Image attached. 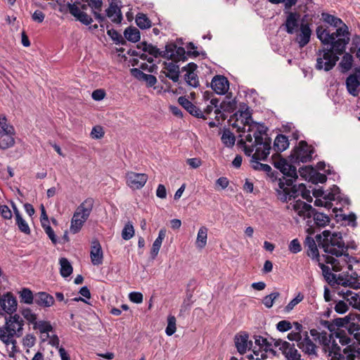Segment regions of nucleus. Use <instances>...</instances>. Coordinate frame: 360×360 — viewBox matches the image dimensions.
I'll return each mask as SVG.
<instances>
[{"instance_id":"obj_10","label":"nucleus","mask_w":360,"mask_h":360,"mask_svg":"<svg viewBox=\"0 0 360 360\" xmlns=\"http://www.w3.org/2000/svg\"><path fill=\"white\" fill-rule=\"evenodd\" d=\"M15 335L4 326L0 327V340L6 347L8 356L12 360H15V356L19 352Z\"/></svg>"},{"instance_id":"obj_42","label":"nucleus","mask_w":360,"mask_h":360,"mask_svg":"<svg viewBox=\"0 0 360 360\" xmlns=\"http://www.w3.org/2000/svg\"><path fill=\"white\" fill-rule=\"evenodd\" d=\"M34 330H38L41 334H46L53 329L51 323L47 321H37L33 325Z\"/></svg>"},{"instance_id":"obj_12","label":"nucleus","mask_w":360,"mask_h":360,"mask_svg":"<svg viewBox=\"0 0 360 360\" xmlns=\"http://www.w3.org/2000/svg\"><path fill=\"white\" fill-rule=\"evenodd\" d=\"M275 346L283 354L286 360H304L293 344L278 340L275 342Z\"/></svg>"},{"instance_id":"obj_13","label":"nucleus","mask_w":360,"mask_h":360,"mask_svg":"<svg viewBox=\"0 0 360 360\" xmlns=\"http://www.w3.org/2000/svg\"><path fill=\"white\" fill-rule=\"evenodd\" d=\"M67 6L70 14L73 15L77 20H79L86 25L91 23L92 18L84 11L86 9V5H82L80 3H68Z\"/></svg>"},{"instance_id":"obj_8","label":"nucleus","mask_w":360,"mask_h":360,"mask_svg":"<svg viewBox=\"0 0 360 360\" xmlns=\"http://www.w3.org/2000/svg\"><path fill=\"white\" fill-rule=\"evenodd\" d=\"M333 49L320 50L317 53L316 68L319 70L329 71L335 65L339 56Z\"/></svg>"},{"instance_id":"obj_29","label":"nucleus","mask_w":360,"mask_h":360,"mask_svg":"<svg viewBox=\"0 0 360 360\" xmlns=\"http://www.w3.org/2000/svg\"><path fill=\"white\" fill-rule=\"evenodd\" d=\"M164 65L162 72L165 76L174 82H178L180 73L179 65L172 61L166 62Z\"/></svg>"},{"instance_id":"obj_58","label":"nucleus","mask_w":360,"mask_h":360,"mask_svg":"<svg viewBox=\"0 0 360 360\" xmlns=\"http://www.w3.org/2000/svg\"><path fill=\"white\" fill-rule=\"evenodd\" d=\"M104 130L101 126L97 125L93 127L90 136L93 139H100L104 136Z\"/></svg>"},{"instance_id":"obj_9","label":"nucleus","mask_w":360,"mask_h":360,"mask_svg":"<svg viewBox=\"0 0 360 360\" xmlns=\"http://www.w3.org/2000/svg\"><path fill=\"white\" fill-rule=\"evenodd\" d=\"M15 129L7 122L4 116H0V148L3 150L11 148L15 144Z\"/></svg>"},{"instance_id":"obj_38","label":"nucleus","mask_w":360,"mask_h":360,"mask_svg":"<svg viewBox=\"0 0 360 360\" xmlns=\"http://www.w3.org/2000/svg\"><path fill=\"white\" fill-rule=\"evenodd\" d=\"M255 346L252 345V349H255L259 354L266 353L268 342L266 338L262 336H255Z\"/></svg>"},{"instance_id":"obj_61","label":"nucleus","mask_w":360,"mask_h":360,"mask_svg":"<svg viewBox=\"0 0 360 360\" xmlns=\"http://www.w3.org/2000/svg\"><path fill=\"white\" fill-rule=\"evenodd\" d=\"M129 298L131 302L140 304L143 302V295L139 292H132L129 293Z\"/></svg>"},{"instance_id":"obj_14","label":"nucleus","mask_w":360,"mask_h":360,"mask_svg":"<svg viewBox=\"0 0 360 360\" xmlns=\"http://www.w3.org/2000/svg\"><path fill=\"white\" fill-rule=\"evenodd\" d=\"M18 302L11 292H6L0 297V315L12 314L17 309Z\"/></svg>"},{"instance_id":"obj_3","label":"nucleus","mask_w":360,"mask_h":360,"mask_svg":"<svg viewBox=\"0 0 360 360\" xmlns=\"http://www.w3.org/2000/svg\"><path fill=\"white\" fill-rule=\"evenodd\" d=\"M327 263L330 264L335 271H343L339 275L338 285L354 289L360 288V261L348 254H342L327 257Z\"/></svg>"},{"instance_id":"obj_22","label":"nucleus","mask_w":360,"mask_h":360,"mask_svg":"<svg viewBox=\"0 0 360 360\" xmlns=\"http://www.w3.org/2000/svg\"><path fill=\"white\" fill-rule=\"evenodd\" d=\"M295 41L300 47L305 46L310 41L311 30L307 23L302 22L298 32H295Z\"/></svg>"},{"instance_id":"obj_24","label":"nucleus","mask_w":360,"mask_h":360,"mask_svg":"<svg viewBox=\"0 0 360 360\" xmlns=\"http://www.w3.org/2000/svg\"><path fill=\"white\" fill-rule=\"evenodd\" d=\"M292 210L301 217L310 218L314 214V210L311 207V205L302 201V200H296L292 205Z\"/></svg>"},{"instance_id":"obj_33","label":"nucleus","mask_w":360,"mask_h":360,"mask_svg":"<svg viewBox=\"0 0 360 360\" xmlns=\"http://www.w3.org/2000/svg\"><path fill=\"white\" fill-rule=\"evenodd\" d=\"M207 234L208 229L206 226H202L199 228L195 242V247L198 249L202 250L207 245Z\"/></svg>"},{"instance_id":"obj_59","label":"nucleus","mask_w":360,"mask_h":360,"mask_svg":"<svg viewBox=\"0 0 360 360\" xmlns=\"http://www.w3.org/2000/svg\"><path fill=\"white\" fill-rule=\"evenodd\" d=\"M301 245L297 239H293L289 244V250L292 253H298L301 251Z\"/></svg>"},{"instance_id":"obj_57","label":"nucleus","mask_w":360,"mask_h":360,"mask_svg":"<svg viewBox=\"0 0 360 360\" xmlns=\"http://www.w3.org/2000/svg\"><path fill=\"white\" fill-rule=\"evenodd\" d=\"M16 224L19 228V229L26 233L28 234L30 232V227L27 223L22 218L20 214H17V217L15 218Z\"/></svg>"},{"instance_id":"obj_41","label":"nucleus","mask_w":360,"mask_h":360,"mask_svg":"<svg viewBox=\"0 0 360 360\" xmlns=\"http://www.w3.org/2000/svg\"><path fill=\"white\" fill-rule=\"evenodd\" d=\"M312 215L314 216L315 224L319 227H325L328 225L330 221L329 217L323 213L314 212Z\"/></svg>"},{"instance_id":"obj_28","label":"nucleus","mask_w":360,"mask_h":360,"mask_svg":"<svg viewBox=\"0 0 360 360\" xmlns=\"http://www.w3.org/2000/svg\"><path fill=\"white\" fill-rule=\"evenodd\" d=\"M297 347L309 356H316V347L308 336L307 333H305L303 338L297 344Z\"/></svg>"},{"instance_id":"obj_26","label":"nucleus","mask_w":360,"mask_h":360,"mask_svg":"<svg viewBox=\"0 0 360 360\" xmlns=\"http://www.w3.org/2000/svg\"><path fill=\"white\" fill-rule=\"evenodd\" d=\"M235 345L240 354L246 353L252 347V342L247 334H238L235 337Z\"/></svg>"},{"instance_id":"obj_51","label":"nucleus","mask_w":360,"mask_h":360,"mask_svg":"<svg viewBox=\"0 0 360 360\" xmlns=\"http://www.w3.org/2000/svg\"><path fill=\"white\" fill-rule=\"evenodd\" d=\"M221 141L227 147H231L234 145L236 139L234 135L229 130H225L221 136Z\"/></svg>"},{"instance_id":"obj_50","label":"nucleus","mask_w":360,"mask_h":360,"mask_svg":"<svg viewBox=\"0 0 360 360\" xmlns=\"http://www.w3.org/2000/svg\"><path fill=\"white\" fill-rule=\"evenodd\" d=\"M134 229L131 222L127 223L122 231V237L124 240H128L131 239L134 236Z\"/></svg>"},{"instance_id":"obj_55","label":"nucleus","mask_w":360,"mask_h":360,"mask_svg":"<svg viewBox=\"0 0 360 360\" xmlns=\"http://www.w3.org/2000/svg\"><path fill=\"white\" fill-rule=\"evenodd\" d=\"M219 100L217 98H212L210 104L207 105V107L202 111L205 116V119H207L210 117V115L212 112L215 110L217 108H218Z\"/></svg>"},{"instance_id":"obj_31","label":"nucleus","mask_w":360,"mask_h":360,"mask_svg":"<svg viewBox=\"0 0 360 360\" xmlns=\"http://www.w3.org/2000/svg\"><path fill=\"white\" fill-rule=\"evenodd\" d=\"M178 101L181 105H182L188 112L191 115L200 118H205L202 110L195 106L190 101L186 98L181 96L179 98Z\"/></svg>"},{"instance_id":"obj_52","label":"nucleus","mask_w":360,"mask_h":360,"mask_svg":"<svg viewBox=\"0 0 360 360\" xmlns=\"http://www.w3.org/2000/svg\"><path fill=\"white\" fill-rule=\"evenodd\" d=\"M280 293L278 292H274L266 296L262 300L263 304L266 308H271L274 304L275 300L279 297Z\"/></svg>"},{"instance_id":"obj_34","label":"nucleus","mask_w":360,"mask_h":360,"mask_svg":"<svg viewBox=\"0 0 360 360\" xmlns=\"http://www.w3.org/2000/svg\"><path fill=\"white\" fill-rule=\"evenodd\" d=\"M166 237V229H161L159 231L158 236L155 240V241L153 243L152 248L150 250V255L154 259L155 257L158 255L159 251L160 250L162 241Z\"/></svg>"},{"instance_id":"obj_6","label":"nucleus","mask_w":360,"mask_h":360,"mask_svg":"<svg viewBox=\"0 0 360 360\" xmlns=\"http://www.w3.org/2000/svg\"><path fill=\"white\" fill-rule=\"evenodd\" d=\"M316 239L319 245L327 253L338 256L344 253L346 250L340 232L326 230L321 234L316 235Z\"/></svg>"},{"instance_id":"obj_5","label":"nucleus","mask_w":360,"mask_h":360,"mask_svg":"<svg viewBox=\"0 0 360 360\" xmlns=\"http://www.w3.org/2000/svg\"><path fill=\"white\" fill-rule=\"evenodd\" d=\"M273 165L288 177V179L283 177L278 179V186L275 188L278 198L283 202H285L292 198L297 197L299 194L293 186L294 181L298 176L296 168L279 155L273 156Z\"/></svg>"},{"instance_id":"obj_56","label":"nucleus","mask_w":360,"mask_h":360,"mask_svg":"<svg viewBox=\"0 0 360 360\" xmlns=\"http://www.w3.org/2000/svg\"><path fill=\"white\" fill-rule=\"evenodd\" d=\"M351 51L355 53L356 57L360 60V36L355 35L352 37Z\"/></svg>"},{"instance_id":"obj_44","label":"nucleus","mask_w":360,"mask_h":360,"mask_svg":"<svg viewBox=\"0 0 360 360\" xmlns=\"http://www.w3.org/2000/svg\"><path fill=\"white\" fill-rule=\"evenodd\" d=\"M353 56L350 53H345L340 63V67L342 72L349 70L353 65Z\"/></svg>"},{"instance_id":"obj_25","label":"nucleus","mask_w":360,"mask_h":360,"mask_svg":"<svg viewBox=\"0 0 360 360\" xmlns=\"http://www.w3.org/2000/svg\"><path fill=\"white\" fill-rule=\"evenodd\" d=\"M212 89L217 94H225L229 89V83L228 79L221 75L215 76L211 83Z\"/></svg>"},{"instance_id":"obj_18","label":"nucleus","mask_w":360,"mask_h":360,"mask_svg":"<svg viewBox=\"0 0 360 360\" xmlns=\"http://www.w3.org/2000/svg\"><path fill=\"white\" fill-rule=\"evenodd\" d=\"M348 93L353 96H357L360 92V69L350 74L345 81Z\"/></svg>"},{"instance_id":"obj_21","label":"nucleus","mask_w":360,"mask_h":360,"mask_svg":"<svg viewBox=\"0 0 360 360\" xmlns=\"http://www.w3.org/2000/svg\"><path fill=\"white\" fill-rule=\"evenodd\" d=\"M300 15L297 13H289L285 19V22L283 25L285 31L290 34H295L298 32L301 23H300Z\"/></svg>"},{"instance_id":"obj_49","label":"nucleus","mask_w":360,"mask_h":360,"mask_svg":"<svg viewBox=\"0 0 360 360\" xmlns=\"http://www.w3.org/2000/svg\"><path fill=\"white\" fill-rule=\"evenodd\" d=\"M22 315L24 319L32 326L37 321V314L30 308H25L22 310Z\"/></svg>"},{"instance_id":"obj_32","label":"nucleus","mask_w":360,"mask_h":360,"mask_svg":"<svg viewBox=\"0 0 360 360\" xmlns=\"http://www.w3.org/2000/svg\"><path fill=\"white\" fill-rule=\"evenodd\" d=\"M339 294L353 307L360 309V292H354L349 290H341Z\"/></svg>"},{"instance_id":"obj_11","label":"nucleus","mask_w":360,"mask_h":360,"mask_svg":"<svg viewBox=\"0 0 360 360\" xmlns=\"http://www.w3.org/2000/svg\"><path fill=\"white\" fill-rule=\"evenodd\" d=\"M160 54L159 49L146 42H141L137 45V49L132 51V55L140 57L142 60H147L150 63L153 62V58Z\"/></svg>"},{"instance_id":"obj_37","label":"nucleus","mask_w":360,"mask_h":360,"mask_svg":"<svg viewBox=\"0 0 360 360\" xmlns=\"http://www.w3.org/2000/svg\"><path fill=\"white\" fill-rule=\"evenodd\" d=\"M188 67L189 70L185 75V80L190 86L196 87L198 85V77L194 72V69L196 68V65L194 63H189Z\"/></svg>"},{"instance_id":"obj_48","label":"nucleus","mask_w":360,"mask_h":360,"mask_svg":"<svg viewBox=\"0 0 360 360\" xmlns=\"http://www.w3.org/2000/svg\"><path fill=\"white\" fill-rule=\"evenodd\" d=\"M20 297L21 302L30 304L33 302V295L30 290L28 288H23L20 292Z\"/></svg>"},{"instance_id":"obj_20","label":"nucleus","mask_w":360,"mask_h":360,"mask_svg":"<svg viewBox=\"0 0 360 360\" xmlns=\"http://www.w3.org/2000/svg\"><path fill=\"white\" fill-rule=\"evenodd\" d=\"M236 108V102L233 100H224L220 105H218V108L214 110L215 119L219 123L221 120H224L226 117L224 112H231Z\"/></svg>"},{"instance_id":"obj_45","label":"nucleus","mask_w":360,"mask_h":360,"mask_svg":"<svg viewBox=\"0 0 360 360\" xmlns=\"http://www.w3.org/2000/svg\"><path fill=\"white\" fill-rule=\"evenodd\" d=\"M60 274L63 277H68L72 273V267L69 261L65 258L60 259Z\"/></svg>"},{"instance_id":"obj_46","label":"nucleus","mask_w":360,"mask_h":360,"mask_svg":"<svg viewBox=\"0 0 360 360\" xmlns=\"http://www.w3.org/2000/svg\"><path fill=\"white\" fill-rule=\"evenodd\" d=\"M316 169L311 166H305L299 170L300 176L307 181H311L312 176H314Z\"/></svg>"},{"instance_id":"obj_36","label":"nucleus","mask_w":360,"mask_h":360,"mask_svg":"<svg viewBox=\"0 0 360 360\" xmlns=\"http://www.w3.org/2000/svg\"><path fill=\"white\" fill-rule=\"evenodd\" d=\"M34 301L37 304L45 307L51 306L54 302L53 297L44 292L37 293Z\"/></svg>"},{"instance_id":"obj_1","label":"nucleus","mask_w":360,"mask_h":360,"mask_svg":"<svg viewBox=\"0 0 360 360\" xmlns=\"http://www.w3.org/2000/svg\"><path fill=\"white\" fill-rule=\"evenodd\" d=\"M240 134L241 141H244V152L250 156L252 154L250 165L255 170L265 172L274 181V175L269 165L259 162V160H265L270 153L271 141L269 139L264 137L266 127L259 123L252 120L250 113L248 111L241 112L234 124Z\"/></svg>"},{"instance_id":"obj_23","label":"nucleus","mask_w":360,"mask_h":360,"mask_svg":"<svg viewBox=\"0 0 360 360\" xmlns=\"http://www.w3.org/2000/svg\"><path fill=\"white\" fill-rule=\"evenodd\" d=\"M23 321L20 316L18 314L10 316L6 321V323L4 326V328L10 330L15 335H20L22 330Z\"/></svg>"},{"instance_id":"obj_7","label":"nucleus","mask_w":360,"mask_h":360,"mask_svg":"<svg viewBox=\"0 0 360 360\" xmlns=\"http://www.w3.org/2000/svg\"><path fill=\"white\" fill-rule=\"evenodd\" d=\"M94 206V200L87 198L75 210L72 220L70 231L72 233H78L88 219Z\"/></svg>"},{"instance_id":"obj_62","label":"nucleus","mask_w":360,"mask_h":360,"mask_svg":"<svg viewBox=\"0 0 360 360\" xmlns=\"http://www.w3.org/2000/svg\"><path fill=\"white\" fill-rule=\"evenodd\" d=\"M301 192V195L302 198L307 200L308 202L312 201V197L310 195V192L306 190V186L301 184L299 185V190L297 191Z\"/></svg>"},{"instance_id":"obj_4","label":"nucleus","mask_w":360,"mask_h":360,"mask_svg":"<svg viewBox=\"0 0 360 360\" xmlns=\"http://www.w3.org/2000/svg\"><path fill=\"white\" fill-rule=\"evenodd\" d=\"M319 339L320 343L323 345V351L328 354L330 360H354L356 358L359 357V351L354 349L351 345L345 347L342 353L336 339L342 345L350 343L351 340L345 333H336L335 338L333 334L328 335L326 333H321L319 335Z\"/></svg>"},{"instance_id":"obj_35","label":"nucleus","mask_w":360,"mask_h":360,"mask_svg":"<svg viewBox=\"0 0 360 360\" xmlns=\"http://www.w3.org/2000/svg\"><path fill=\"white\" fill-rule=\"evenodd\" d=\"M318 263L319 266L322 270V274L326 281L330 285H334L335 283L338 285L339 276L336 277V276L330 271V267L321 262V261Z\"/></svg>"},{"instance_id":"obj_30","label":"nucleus","mask_w":360,"mask_h":360,"mask_svg":"<svg viewBox=\"0 0 360 360\" xmlns=\"http://www.w3.org/2000/svg\"><path fill=\"white\" fill-rule=\"evenodd\" d=\"M304 246L307 249V255L309 257H310L312 259L317 261L318 262L321 261L316 242L314 239L310 236L306 237L304 240Z\"/></svg>"},{"instance_id":"obj_64","label":"nucleus","mask_w":360,"mask_h":360,"mask_svg":"<svg viewBox=\"0 0 360 360\" xmlns=\"http://www.w3.org/2000/svg\"><path fill=\"white\" fill-rule=\"evenodd\" d=\"M335 310L339 314H344L348 310V306L344 301H339L335 306Z\"/></svg>"},{"instance_id":"obj_39","label":"nucleus","mask_w":360,"mask_h":360,"mask_svg":"<svg viewBox=\"0 0 360 360\" xmlns=\"http://www.w3.org/2000/svg\"><path fill=\"white\" fill-rule=\"evenodd\" d=\"M83 1H86L88 5L91 8L94 16L99 21H103L104 18L103 16L99 13L102 6V0H82Z\"/></svg>"},{"instance_id":"obj_27","label":"nucleus","mask_w":360,"mask_h":360,"mask_svg":"<svg viewBox=\"0 0 360 360\" xmlns=\"http://www.w3.org/2000/svg\"><path fill=\"white\" fill-rule=\"evenodd\" d=\"M107 16L115 23H120L122 20L120 2L112 1L106 11Z\"/></svg>"},{"instance_id":"obj_19","label":"nucleus","mask_w":360,"mask_h":360,"mask_svg":"<svg viewBox=\"0 0 360 360\" xmlns=\"http://www.w3.org/2000/svg\"><path fill=\"white\" fill-rule=\"evenodd\" d=\"M104 254L101 243L96 239L93 240L90 247V259L94 266L101 265L103 262Z\"/></svg>"},{"instance_id":"obj_63","label":"nucleus","mask_w":360,"mask_h":360,"mask_svg":"<svg viewBox=\"0 0 360 360\" xmlns=\"http://www.w3.org/2000/svg\"><path fill=\"white\" fill-rule=\"evenodd\" d=\"M107 33L116 44L121 42L122 39V35L119 34L116 30L113 29L108 30Z\"/></svg>"},{"instance_id":"obj_43","label":"nucleus","mask_w":360,"mask_h":360,"mask_svg":"<svg viewBox=\"0 0 360 360\" xmlns=\"http://www.w3.org/2000/svg\"><path fill=\"white\" fill-rule=\"evenodd\" d=\"M124 35L128 41L131 42H136L140 39V32L136 27L127 28L124 32Z\"/></svg>"},{"instance_id":"obj_15","label":"nucleus","mask_w":360,"mask_h":360,"mask_svg":"<svg viewBox=\"0 0 360 360\" xmlns=\"http://www.w3.org/2000/svg\"><path fill=\"white\" fill-rule=\"evenodd\" d=\"M127 185L133 190L143 188L148 180V176L143 173L128 172L125 176Z\"/></svg>"},{"instance_id":"obj_2","label":"nucleus","mask_w":360,"mask_h":360,"mask_svg":"<svg viewBox=\"0 0 360 360\" xmlns=\"http://www.w3.org/2000/svg\"><path fill=\"white\" fill-rule=\"evenodd\" d=\"M321 18L323 22L336 27V31L330 33L327 29L319 26L316 28L318 39L323 44L333 45V50L339 54H342L346 46L349 42V32L348 27L342 20L329 13H323Z\"/></svg>"},{"instance_id":"obj_16","label":"nucleus","mask_w":360,"mask_h":360,"mask_svg":"<svg viewBox=\"0 0 360 360\" xmlns=\"http://www.w3.org/2000/svg\"><path fill=\"white\" fill-rule=\"evenodd\" d=\"M314 150L311 146H309L304 141H300L299 145L295 148L293 158L295 160L306 162L311 159V155Z\"/></svg>"},{"instance_id":"obj_17","label":"nucleus","mask_w":360,"mask_h":360,"mask_svg":"<svg viewBox=\"0 0 360 360\" xmlns=\"http://www.w3.org/2000/svg\"><path fill=\"white\" fill-rule=\"evenodd\" d=\"M340 198V188L336 186H333V187L331 188V191L327 193V195H324V197L322 198H316L314 201V205L330 209L333 206L332 201L339 200Z\"/></svg>"},{"instance_id":"obj_53","label":"nucleus","mask_w":360,"mask_h":360,"mask_svg":"<svg viewBox=\"0 0 360 360\" xmlns=\"http://www.w3.org/2000/svg\"><path fill=\"white\" fill-rule=\"evenodd\" d=\"M304 300V295L301 292L297 293L296 297L293 298L285 307V311L288 313L291 311L295 306Z\"/></svg>"},{"instance_id":"obj_60","label":"nucleus","mask_w":360,"mask_h":360,"mask_svg":"<svg viewBox=\"0 0 360 360\" xmlns=\"http://www.w3.org/2000/svg\"><path fill=\"white\" fill-rule=\"evenodd\" d=\"M292 325L290 322L288 321H281L276 325V328L281 332H285L290 330Z\"/></svg>"},{"instance_id":"obj_54","label":"nucleus","mask_w":360,"mask_h":360,"mask_svg":"<svg viewBox=\"0 0 360 360\" xmlns=\"http://www.w3.org/2000/svg\"><path fill=\"white\" fill-rule=\"evenodd\" d=\"M176 330V318L174 316H169L167 318V326L165 333L168 336L172 335Z\"/></svg>"},{"instance_id":"obj_40","label":"nucleus","mask_w":360,"mask_h":360,"mask_svg":"<svg viewBox=\"0 0 360 360\" xmlns=\"http://www.w3.org/2000/svg\"><path fill=\"white\" fill-rule=\"evenodd\" d=\"M288 140L284 135H278L274 143V148L276 152H282L288 147Z\"/></svg>"},{"instance_id":"obj_47","label":"nucleus","mask_w":360,"mask_h":360,"mask_svg":"<svg viewBox=\"0 0 360 360\" xmlns=\"http://www.w3.org/2000/svg\"><path fill=\"white\" fill-rule=\"evenodd\" d=\"M136 23L141 29H147L151 26L150 20L143 13L137 15L136 18Z\"/></svg>"}]
</instances>
